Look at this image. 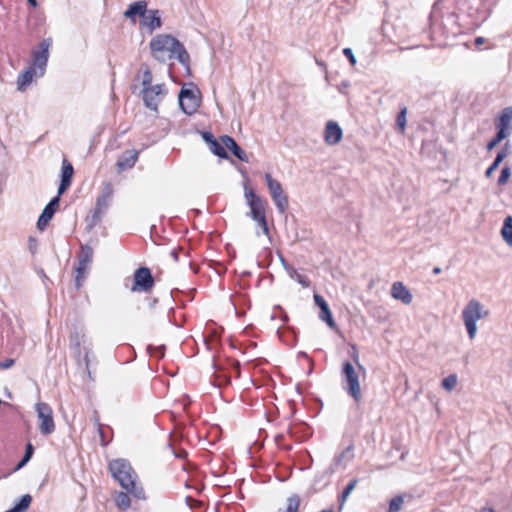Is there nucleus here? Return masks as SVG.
Returning <instances> with one entry per match:
<instances>
[{"mask_svg":"<svg viewBox=\"0 0 512 512\" xmlns=\"http://www.w3.org/2000/svg\"><path fill=\"white\" fill-rule=\"evenodd\" d=\"M152 56L161 63L177 59L186 72L190 73V56L184 45L169 34H159L149 43Z\"/></svg>","mask_w":512,"mask_h":512,"instance_id":"obj_1","label":"nucleus"},{"mask_svg":"<svg viewBox=\"0 0 512 512\" xmlns=\"http://www.w3.org/2000/svg\"><path fill=\"white\" fill-rule=\"evenodd\" d=\"M109 471L119 485L137 499H145L144 489L137 484V474L130 462L119 458L109 462Z\"/></svg>","mask_w":512,"mask_h":512,"instance_id":"obj_2","label":"nucleus"},{"mask_svg":"<svg viewBox=\"0 0 512 512\" xmlns=\"http://www.w3.org/2000/svg\"><path fill=\"white\" fill-rule=\"evenodd\" d=\"M244 197L246 204L250 208L247 216L251 217L261 228L262 233L269 237L270 232L266 219L264 200L258 196L251 187H249L247 182L244 183Z\"/></svg>","mask_w":512,"mask_h":512,"instance_id":"obj_3","label":"nucleus"},{"mask_svg":"<svg viewBox=\"0 0 512 512\" xmlns=\"http://www.w3.org/2000/svg\"><path fill=\"white\" fill-rule=\"evenodd\" d=\"M489 311L485 306L476 299L468 301L466 306L462 310V320L464 322L467 334L471 340H473L477 333V321L487 318Z\"/></svg>","mask_w":512,"mask_h":512,"instance_id":"obj_4","label":"nucleus"},{"mask_svg":"<svg viewBox=\"0 0 512 512\" xmlns=\"http://www.w3.org/2000/svg\"><path fill=\"white\" fill-rule=\"evenodd\" d=\"M341 375L343 389L359 403L362 399L359 375L351 362L345 361L342 364Z\"/></svg>","mask_w":512,"mask_h":512,"instance_id":"obj_5","label":"nucleus"},{"mask_svg":"<svg viewBox=\"0 0 512 512\" xmlns=\"http://www.w3.org/2000/svg\"><path fill=\"white\" fill-rule=\"evenodd\" d=\"M114 190L110 182L103 183L99 196L97 197L88 230L93 229L102 219L113 199Z\"/></svg>","mask_w":512,"mask_h":512,"instance_id":"obj_6","label":"nucleus"},{"mask_svg":"<svg viewBox=\"0 0 512 512\" xmlns=\"http://www.w3.org/2000/svg\"><path fill=\"white\" fill-rule=\"evenodd\" d=\"M52 45L51 38L43 39L36 49L31 51V67L38 71V77L45 74L46 66L49 59V49Z\"/></svg>","mask_w":512,"mask_h":512,"instance_id":"obj_7","label":"nucleus"},{"mask_svg":"<svg viewBox=\"0 0 512 512\" xmlns=\"http://www.w3.org/2000/svg\"><path fill=\"white\" fill-rule=\"evenodd\" d=\"M480 5V0H457L456 7L460 13L470 18V24L480 26L488 17L480 9Z\"/></svg>","mask_w":512,"mask_h":512,"instance_id":"obj_8","label":"nucleus"},{"mask_svg":"<svg viewBox=\"0 0 512 512\" xmlns=\"http://www.w3.org/2000/svg\"><path fill=\"white\" fill-rule=\"evenodd\" d=\"M264 177L269 193L278 212L284 213L288 208V197L284 193L281 183L278 180L272 178L271 174L269 173H266Z\"/></svg>","mask_w":512,"mask_h":512,"instance_id":"obj_9","label":"nucleus"},{"mask_svg":"<svg viewBox=\"0 0 512 512\" xmlns=\"http://www.w3.org/2000/svg\"><path fill=\"white\" fill-rule=\"evenodd\" d=\"M165 84H155L142 88L141 94L144 105L152 111L157 112L158 106L166 95Z\"/></svg>","mask_w":512,"mask_h":512,"instance_id":"obj_10","label":"nucleus"},{"mask_svg":"<svg viewBox=\"0 0 512 512\" xmlns=\"http://www.w3.org/2000/svg\"><path fill=\"white\" fill-rule=\"evenodd\" d=\"M37 417L39 420V430L42 435H50L55 431L53 412L47 403H37L35 405Z\"/></svg>","mask_w":512,"mask_h":512,"instance_id":"obj_11","label":"nucleus"},{"mask_svg":"<svg viewBox=\"0 0 512 512\" xmlns=\"http://www.w3.org/2000/svg\"><path fill=\"white\" fill-rule=\"evenodd\" d=\"M179 105L182 111L187 115H192L200 106V98L197 91L190 88H182L178 95Z\"/></svg>","mask_w":512,"mask_h":512,"instance_id":"obj_12","label":"nucleus"},{"mask_svg":"<svg viewBox=\"0 0 512 512\" xmlns=\"http://www.w3.org/2000/svg\"><path fill=\"white\" fill-rule=\"evenodd\" d=\"M134 281L131 287L133 292H148L154 286V278L149 268L140 267L134 272Z\"/></svg>","mask_w":512,"mask_h":512,"instance_id":"obj_13","label":"nucleus"},{"mask_svg":"<svg viewBox=\"0 0 512 512\" xmlns=\"http://www.w3.org/2000/svg\"><path fill=\"white\" fill-rule=\"evenodd\" d=\"M93 248L88 244H83L80 247V252L78 254V265L76 267V286L79 288L81 286L80 279L84 277L86 270L93 260Z\"/></svg>","mask_w":512,"mask_h":512,"instance_id":"obj_14","label":"nucleus"},{"mask_svg":"<svg viewBox=\"0 0 512 512\" xmlns=\"http://www.w3.org/2000/svg\"><path fill=\"white\" fill-rule=\"evenodd\" d=\"M353 449H354V446H353V444H351L347 448H345L342 452H340L339 454H336L333 458L331 465L327 469V473L333 474L339 468H343V469L346 468L347 465L354 458Z\"/></svg>","mask_w":512,"mask_h":512,"instance_id":"obj_15","label":"nucleus"},{"mask_svg":"<svg viewBox=\"0 0 512 512\" xmlns=\"http://www.w3.org/2000/svg\"><path fill=\"white\" fill-rule=\"evenodd\" d=\"M59 203L60 195L57 194V196L53 197L50 200V202L44 207L37 221V227L40 231H43L47 227L49 221L52 219L55 212L57 211Z\"/></svg>","mask_w":512,"mask_h":512,"instance_id":"obj_16","label":"nucleus"},{"mask_svg":"<svg viewBox=\"0 0 512 512\" xmlns=\"http://www.w3.org/2000/svg\"><path fill=\"white\" fill-rule=\"evenodd\" d=\"M343 136L342 128L337 122L329 121L325 126L324 141L328 145L338 144Z\"/></svg>","mask_w":512,"mask_h":512,"instance_id":"obj_17","label":"nucleus"},{"mask_svg":"<svg viewBox=\"0 0 512 512\" xmlns=\"http://www.w3.org/2000/svg\"><path fill=\"white\" fill-rule=\"evenodd\" d=\"M314 301H315V304L320 309V313H319L320 320L325 322L330 328H335L336 323L333 319L331 310H330L326 300L321 295L314 294Z\"/></svg>","mask_w":512,"mask_h":512,"instance_id":"obj_18","label":"nucleus"},{"mask_svg":"<svg viewBox=\"0 0 512 512\" xmlns=\"http://www.w3.org/2000/svg\"><path fill=\"white\" fill-rule=\"evenodd\" d=\"M141 25L146 27L150 33H152L156 29L161 28V12L157 9L147 10L141 20Z\"/></svg>","mask_w":512,"mask_h":512,"instance_id":"obj_19","label":"nucleus"},{"mask_svg":"<svg viewBox=\"0 0 512 512\" xmlns=\"http://www.w3.org/2000/svg\"><path fill=\"white\" fill-rule=\"evenodd\" d=\"M70 346L74 349L78 357L82 354L83 346H88L87 337L82 328H74L69 336Z\"/></svg>","mask_w":512,"mask_h":512,"instance_id":"obj_20","label":"nucleus"},{"mask_svg":"<svg viewBox=\"0 0 512 512\" xmlns=\"http://www.w3.org/2000/svg\"><path fill=\"white\" fill-rule=\"evenodd\" d=\"M74 174V169L72 164L67 160L63 159L62 161V171H61V182L58 187V195H62L71 185L72 177Z\"/></svg>","mask_w":512,"mask_h":512,"instance_id":"obj_21","label":"nucleus"},{"mask_svg":"<svg viewBox=\"0 0 512 512\" xmlns=\"http://www.w3.org/2000/svg\"><path fill=\"white\" fill-rule=\"evenodd\" d=\"M391 296L401 301L403 304H410L412 302L413 296L410 290L402 283V282H394L391 287Z\"/></svg>","mask_w":512,"mask_h":512,"instance_id":"obj_22","label":"nucleus"},{"mask_svg":"<svg viewBox=\"0 0 512 512\" xmlns=\"http://www.w3.org/2000/svg\"><path fill=\"white\" fill-rule=\"evenodd\" d=\"M223 145L231 151V153L240 161L248 162V156L243 149L237 144V142L230 136L224 135L222 138Z\"/></svg>","mask_w":512,"mask_h":512,"instance_id":"obj_23","label":"nucleus"},{"mask_svg":"<svg viewBox=\"0 0 512 512\" xmlns=\"http://www.w3.org/2000/svg\"><path fill=\"white\" fill-rule=\"evenodd\" d=\"M138 151L136 150H127L122 153V155L117 160V167L120 171H124L127 169H131L138 160Z\"/></svg>","mask_w":512,"mask_h":512,"instance_id":"obj_24","label":"nucleus"},{"mask_svg":"<svg viewBox=\"0 0 512 512\" xmlns=\"http://www.w3.org/2000/svg\"><path fill=\"white\" fill-rule=\"evenodd\" d=\"M147 10L146 1H136L129 5L128 9L124 12V16L132 21H135L136 16L143 18Z\"/></svg>","mask_w":512,"mask_h":512,"instance_id":"obj_25","label":"nucleus"},{"mask_svg":"<svg viewBox=\"0 0 512 512\" xmlns=\"http://www.w3.org/2000/svg\"><path fill=\"white\" fill-rule=\"evenodd\" d=\"M34 77H38V71L34 67L29 66L26 70L22 71L17 78L18 90L24 91L32 83Z\"/></svg>","mask_w":512,"mask_h":512,"instance_id":"obj_26","label":"nucleus"},{"mask_svg":"<svg viewBox=\"0 0 512 512\" xmlns=\"http://www.w3.org/2000/svg\"><path fill=\"white\" fill-rule=\"evenodd\" d=\"M497 130L502 132L512 131V107H506L502 110L498 122L496 123Z\"/></svg>","mask_w":512,"mask_h":512,"instance_id":"obj_27","label":"nucleus"},{"mask_svg":"<svg viewBox=\"0 0 512 512\" xmlns=\"http://www.w3.org/2000/svg\"><path fill=\"white\" fill-rule=\"evenodd\" d=\"M501 235L504 241L512 247V216H507L504 219Z\"/></svg>","mask_w":512,"mask_h":512,"instance_id":"obj_28","label":"nucleus"},{"mask_svg":"<svg viewBox=\"0 0 512 512\" xmlns=\"http://www.w3.org/2000/svg\"><path fill=\"white\" fill-rule=\"evenodd\" d=\"M81 356H82V362L85 365V371H86L88 377L91 380H94V378L92 377V372L90 370L91 357H92V347H91V344H88V346H83Z\"/></svg>","mask_w":512,"mask_h":512,"instance_id":"obj_29","label":"nucleus"},{"mask_svg":"<svg viewBox=\"0 0 512 512\" xmlns=\"http://www.w3.org/2000/svg\"><path fill=\"white\" fill-rule=\"evenodd\" d=\"M357 483H358V480L357 479H353L344 488L341 496L339 497V510H342V508H343L347 498L349 497L351 492L355 489Z\"/></svg>","mask_w":512,"mask_h":512,"instance_id":"obj_30","label":"nucleus"},{"mask_svg":"<svg viewBox=\"0 0 512 512\" xmlns=\"http://www.w3.org/2000/svg\"><path fill=\"white\" fill-rule=\"evenodd\" d=\"M116 506L122 510H127L131 506V500L128 492H117L115 496Z\"/></svg>","mask_w":512,"mask_h":512,"instance_id":"obj_31","label":"nucleus"},{"mask_svg":"<svg viewBox=\"0 0 512 512\" xmlns=\"http://www.w3.org/2000/svg\"><path fill=\"white\" fill-rule=\"evenodd\" d=\"M287 272L290 277L295 279L302 287L307 288L310 286V280L306 276L299 274L293 267L287 268Z\"/></svg>","mask_w":512,"mask_h":512,"instance_id":"obj_32","label":"nucleus"},{"mask_svg":"<svg viewBox=\"0 0 512 512\" xmlns=\"http://www.w3.org/2000/svg\"><path fill=\"white\" fill-rule=\"evenodd\" d=\"M141 72H142V81H141L142 88L151 86L152 81H153V75H152V72H151L150 68L148 67V65L142 64Z\"/></svg>","mask_w":512,"mask_h":512,"instance_id":"obj_33","label":"nucleus"},{"mask_svg":"<svg viewBox=\"0 0 512 512\" xmlns=\"http://www.w3.org/2000/svg\"><path fill=\"white\" fill-rule=\"evenodd\" d=\"M453 1L454 0H437L433 5L431 16L436 17L438 15H441L443 17L442 10L444 8L449 9V4L452 3Z\"/></svg>","mask_w":512,"mask_h":512,"instance_id":"obj_34","label":"nucleus"},{"mask_svg":"<svg viewBox=\"0 0 512 512\" xmlns=\"http://www.w3.org/2000/svg\"><path fill=\"white\" fill-rule=\"evenodd\" d=\"M210 150L212 151L213 154L221 158L228 157L225 148L217 140H213V142L210 144Z\"/></svg>","mask_w":512,"mask_h":512,"instance_id":"obj_35","label":"nucleus"},{"mask_svg":"<svg viewBox=\"0 0 512 512\" xmlns=\"http://www.w3.org/2000/svg\"><path fill=\"white\" fill-rule=\"evenodd\" d=\"M457 381V375L450 374L449 376L442 380V387L447 391H452L456 387Z\"/></svg>","mask_w":512,"mask_h":512,"instance_id":"obj_36","label":"nucleus"},{"mask_svg":"<svg viewBox=\"0 0 512 512\" xmlns=\"http://www.w3.org/2000/svg\"><path fill=\"white\" fill-rule=\"evenodd\" d=\"M509 136V132H502L497 130L495 137L488 142L487 150H492L495 146H497L502 140Z\"/></svg>","mask_w":512,"mask_h":512,"instance_id":"obj_37","label":"nucleus"},{"mask_svg":"<svg viewBox=\"0 0 512 512\" xmlns=\"http://www.w3.org/2000/svg\"><path fill=\"white\" fill-rule=\"evenodd\" d=\"M403 502H404V499L400 495L392 498L389 503L388 511L389 512H398L401 509Z\"/></svg>","mask_w":512,"mask_h":512,"instance_id":"obj_38","label":"nucleus"},{"mask_svg":"<svg viewBox=\"0 0 512 512\" xmlns=\"http://www.w3.org/2000/svg\"><path fill=\"white\" fill-rule=\"evenodd\" d=\"M510 176H511V169L509 166L506 165L501 170L500 176L498 178V185H500V186L505 185L508 182Z\"/></svg>","mask_w":512,"mask_h":512,"instance_id":"obj_39","label":"nucleus"},{"mask_svg":"<svg viewBox=\"0 0 512 512\" xmlns=\"http://www.w3.org/2000/svg\"><path fill=\"white\" fill-rule=\"evenodd\" d=\"M406 114H407V109L403 108L398 113L397 118H396V124L400 128L401 131H404L405 126H406Z\"/></svg>","mask_w":512,"mask_h":512,"instance_id":"obj_40","label":"nucleus"},{"mask_svg":"<svg viewBox=\"0 0 512 512\" xmlns=\"http://www.w3.org/2000/svg\"><path fill=\"white\" fill-rule=\"evenodd\" d=\"M147 351L152 356L155 355V356H158L159 358H162L164 356L165 346L164 345H161V346L148 345Z\"/></svg>","mask_w":512,"mask_h":512,"instance_id":"obj_41","label":"nucleus"},{"mask_svg":"<svg viewBox=\"0 0 512 512\" xmlns=\"http://www.w3.org/2000/svg\"><path fill=\"white\" fill-rule=\"evenodd\" d=\"M501 162H502V156H496L493 163L486 170L485 176L491 177L492 173L499 167Z\"/></svg>","mask_w":512,"mask_h":512,"instance_id":"obj_42","label":"nucleus"},{"mask_svg":"<svg viewBox=\"0 0 512 512\" xmlns=\"http://www.w3.org/2000/svg\"><path fill=\"white\" fill-rule=\"evenodd\" d=\"M371 316L375 319H377L378 321H384L386 320V315L385 314V311L383 308L381 307H375L371 310L370 312Z\"/></svg>","mask_w":512,"mask_h":512,"instance_id":"obj_43","label":"nucleus"},{"mask_svg":"<svg viewBox=\"0 0 512 512\" xmlns=\"http://www.w3.org/2000/svg\"><path fill=\"white\" fill-rule=\"evenodd\" d=\"M457 19H458V16H456L454 13H448L447 15V21H448V24L450 25V28L449 30L453 33V34H456L457 33V30L453 29V27H457L458 26V22H457Z\"/></svg>","mask_w":512,"mask_h":512,"instance_id":"obj_44","label":"nucleus"},{"mask_svg":"<svg viewBox=\"0 0 512 512\" xmlns=\"http://www.w3.org/2000/svg\"><path fill=\"white\" fill-rule=\"evenodd\" d=\"M28 249L31 252V254H35L38 249V241L35 237L30 236L28 239Z\"/></svg>","mask_w":512,"mask_h":512,"instance_id":"obj_45","label":"nucleus"},{"mask_svg":"<svg viewBox=\"0 0 512 512\" xmlns=\"http://www.w3.org/2000/svg\"><path fill=\"white\" fill-rule=\"evenodd\" d=\"M353 353L351 354L353 361L358 366L359 370L365 373V368L359 363V353L355 346H352Z\"/></svg>","mask_w":512,"mask_h":512,"instance_id":"obj_46","label":"nucleus"},{"mask_svg":"<svg viewBox=\"0 0 512 512\" xmlns=\"http://www.w3.org/2000/svg\"><path fill=\"white\" fill-rule=\"evenodd\" d=\"M510 154V144L506 142L496 156H502V161Z\"/></svg>","mask_w":512,"mask_h":512,"instance_id":"obj_47","label":"nucleus"},{"mask_svg":"<svg viewBox=\"0 0 512 512\" xmlns=\"http://www.w3.org/2000/svg\"><path fill=\"white\" fill-rule=\"evenodd\" d=\"M343 54L348 58L349 62L352 64V65H355L356 64V58L353 54V51L351 48H344L343 49Z\"/></svg>","mask_w":512,"mask_h":512,"instance_id":"obj_48","label":"nucleus"},{"mask_svg":"<svg viewBox=\"0 0 512 512\" xmlns=\"http://www.w3.org/2000/svg\"><path fill=\"white\" fill-rule=\"evenodd\" d=\"M217 385L221 386L222 384H229L230 377L225 374H219L216 376Z\"/></svg>","mask_w":512,"mask_h":512,"instance_id":"obj_49","label":"nucleus"},{"mask_svg":"<svg viewBox=\"0 0 512 512\" xmlns=\"http://www.w3.org/2000/svg\"><path fill=\"white\" fill-rule=\"evenodd\" d=\"M33 453H34V447L31 443H27L26 445V448H25V453H24V458H26V460H29L32 458L33 456Z\"/></svg>","mask_w":512,"mask_h":512,"instance_id":"obj_50","label":"nucleus"},{"mask_svg":"<svg viewBox=\"0 0 512 512\" xmlns=\"http://www.w3.org/2000/svg\"><path fill=\"white\" fill-rule=\"evenodd\" d=\"M14 359H6L5 361L3 362H0V369L2 370H5V369H8L10 367H12L14 365Z\"/></svg>","mask_w":512,"mask_h":512,"instance_id":"obj_51","label":"nucleus"},{"mask_svg":"<svg viewBox=\"0 0 512 512\" xmlns=\"http://www.w3.org/2000/svg\"><path fill=\"white\" fill-rule=\"evenodd\" d=\"M93 420H94L95 424L98 426L99 434L102 437L103 436L102 425L99 422V417H98L97 411H94Z\"/></svg>","mask_w":512,"mask_h":512,"instance_id":"obj_52","label":"nucleus"},{"mask_svg":"<svg viewBox=\"0 0 512 512\" xmlns=\"http://www.w3.org/2000/svg\"><path fill=\"white\" fill-rule=\"evenodd\" d=\"M203 139L208 143L209 145L213 142V140H216L212 133L210 132H204L203 133Z\"/></svg>","mask_w":512,"mask_h":512,"instance_id":"obj_53","label":"nucleus"},{"mask_svg":"<svg viewBox=\"0 0 512 512\" xmlns=\"http://www.w3.org/2000/svg\"><path fill=\"white\" fill-rule=\"evenodd\" d=\"M29 462V460H26V458H22L19 463L15 466V468L13 469V471H18L20 470L21 468H23L27 463Z\"/></svg>","mask_w":512,"mask_h":512,"instance_id":"obj_54","label":"nucleus"},{"mask_svg":"<svg viewBox=\"0 0 512 512\" xmlns=\"http://www.w3.org/2000/svg\"><path fill=\"white\" fill-rule=\"evenodd\" d=\"M38 274H39V276L43 279V281H44V282H45L46 280H48V277H47V275L45 274V272H44V270H43V269H40V270L38 271Z\"/></svg>","mask_w":512,"mask_h":512,"instance_id":"obj_55","label":"nucleus"},{"mask_svg":"<svg viewBox=\"0 0 512 512\" xmlns=\"http://www.w3.org/2000/svg\"><path fill=\"white\" fill-rule=\"evenodd\" d=\"M484 41H485V39H484L483 37H477V38L475 39V44H476V45H481V44H483V43H484Z\"/></svg>","mask_w":512,"mask_h":512,"instance_id":"obj_56","label":"nucleus"},{"mask_svg":"<svg viewBox=\"0 0 512 512\" xmlns=\"http://www.w3.org/2000/svg\"><path fill=\"white\" fill-rule=\"evenodd\" d=\"M28 3L32 6V7H37L38 6V2L37 0H27Z\"/></svg>","mask_w":512,"mask_h":512,"instance_id":"obj_57","label":"nucleus"},{"mask_svg":"<svg viewBox=\"0 0 512 512\" xmlns=\"http://www.w3.org/2000/svg\"><path fill=\"white\" fill-rule=\"evenodd\" d=\"M171 256L177 261L178 260V252L176 250L171 251Z\"/></svg>","mask_w":512,"mask_h":512,"instance_id":"obj_58","label":"nucleus"},{"mask_svg":"<svg viewBox=\"0 0 512 512\" xmlns=\"http://www.w3.org/2000/svg\"><path fill=\"white\" fill-rule=\"evenodd\" d=\"M280 260H281V262H282V264L284 265V267H285V269H286V270H287V268H290V267H291V266H289V265H287V264H286V262H285V260H284V258H283V257H281V258H280Z\"/></svg>","mask_w":512,"mask_h":512,"instance_id":"obj_59","label":"nucleus"},{"mask_svg":"<svg viewBox=\"0 0 512 512\" xmlns=\"http://www.w3.org/2000/svg\"><path fill=\"white\" fill-rule=\"evenodd\" d=\"M481 512H496V511L492 508H483Z\"/></svg>","mask_w":512,"mask_h":512,"instance_id":"obj_60","label":"nucleus"},{"mask_svg":"<svg viewBox=\"0 0 512 512\" xmlns=\"http://www.w3.org/2000/svg\"><path fill=\"white\" fill-rule=\"evenodd\" d=\"M440 272H441V268H440V267H435V268L433 269V273H434V274H439Z\"/></svg>","mask_w":512,"mask_h":512,"instance_id":"obj_61","label":"nucleus"},{"mask_svg":"<svg viewBox=\"0 0 512 512\" xmlns=\"http://www.w3.org/2000/svg\"><path fill=\"white\" fill-rule=\"evenodd\" d=\"M320 512H334V511H333V509H332V508H330V509H324V510H322V511H320Z\"/></svg>","mask_w":512,"mask_h":512,"instance_id":"obj_62","label":"nucleus"},{"mask_svg":"<svg viewBox=\"0 0 512 512\" xmlns=\"http://www.w3.org/2000/svg\"><path fill=\"white\" fill-rule=\"evenodd\" d=\"M235 368L237 369V371L239 372V368H240V364L238 362L235 363Z\"/></svg>","mask_w":512,"mask_h":512,"instance_id":"obj_63","label":"nucleus"},{"mask_svg":"<svg viewBox=\"0 0 512 512\" xmlns=\"http://www.w3.org/2000/svg\"><path fill=\"white\" fill-rule=\"evenodd\" d=\"M1 478H2V477L0 476V479H1Z\"/></svg>","mask_w":512,"mask_h":512,"instance_id":"obj_64","label":"nucleus"}]
</instances>
